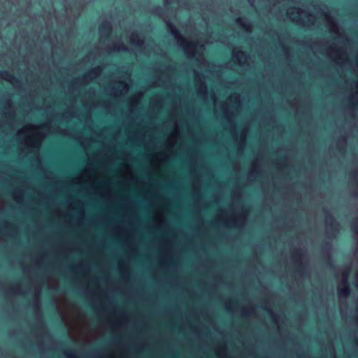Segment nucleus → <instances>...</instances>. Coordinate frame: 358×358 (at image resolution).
<instances>
[{
  "label": "nucleus",
  "instance_id": "7",
  "mask_svg": "<svg viewBox=\"0 0 358 358\" xmlns=\"http://www.w3.org/2000/svg\"><path fill=\"white\" fill-rule=\"evenodd\" d=\"M351 228L353 232L358 234V218L356 220L352 222Z\"/></svg>",
  "mask_w": 358,
  "mask_h": 358
},
{
  "label": "nucleus",
  "instance_id": "5",
  "mask_svg": "<svg viewBox=\"0 0 358 358\" xmlns=\"http://www.w3.org/2000/svg\"><path fill=\"white\" fill-rule=\"evenodd\" d=\"M0 76L2 78L8 81H13V83H17L19 81L18 79H17L15 76L6 71H2L0 73Z\"/></svg>",
  "mask_w": 358,
  "mask_h": 358
},
{
  "label": "nucleus",
  "instance_id": "16",
  "mask_svg": "<svg viewBox=\"0 0 358 358\" xmlns=\"http://www.w3.org/2000/svg\"><path fill=\"white\" fill-rule=\"evenodd\" d=\"M357 276H358V273H357Z\"/></svg>",
  "mask_w": 358,
  "mask_h": 358
},
{
  "label": "nucleus",
  "instance_id": "11",
  "mask_svg": "<svg viewBox=\"0 0 358 358\" xmlns=\"http://www.w3.org/2000/svg\"><path fill=\"white\" fill-rule=\"evenodd\" d=\"M331 247V244L329 243H324L323 245H322V248H329Z\"/></svg>",
  "mask_w": 358,
  "mask_h": 358
},
{
  "label": "nucleus",
  "instance_id": "15",
  "mask_svg": "<svg viewBox=\"0 0 358 358\" xmlns=\"http://www.w3.org/2000/svg\"><path fill=\"white\" fill-rule=\"evenodd\" d=\"M240 53L241 56H245V53L243 52H241Z\"/></svg>",
  "mask_w": 358,
  "mask_h": 358
},
{
  "label": "nucleus",
  "instance_id": "4",
  "mask_svg": "<svg viewBox=\"0 0 358 358\" xmlns=\"http://www.w3.org/2000/svg\"><path fill=\"white\" fill-rule=\"evenodd\" d=\"M99 31L101 34H110L112 31L111 24L108 21L103 22L99 26Z\"/></svg>",
  "mask_w": 358,
  "mask_h": 358
},
{
  "label": "nucleus",
  "instance_id": "8",
  "mask_svg": "<svg viewBox=\"0 0 358 358\" xmlns=\"http://www.w3.org/2000/svg\"><path fill=\"white\" fill-rule=\"evenodd\" d=\"M134 33L135 34H133V35H132L131 43L136 44V45H140L141 43H142V41H139L138 40H136V38H138V34H137V32H134Z\"/></svg>",
  "mask_w": 358,
  "mask_h": 358
},
{
  "label": "nucleus",
  "instance_id": "12",
  "mask_svg": "<svg viewBox=\"0 0 358 358\" xmlns=\"http://www.w3.org/2000/svg\"><path fill=\"white\" fill-rule=\"evenodd\" d=\"M120 50H121V51H122V52H126V51H127V48L126 47H122Z\"/></svg>",
  "mask_w": 358,
  "mask_h": 358
},
{
  "label": "nucleus",
  "instance_id": "10",
  "mask_svg": "<svg viewBox=\"0 0 358 358\" xmlns=\"http://www.w3.org/2000/svg\"><path fill=\"white\" fill-rule=\"evenodd\" d=\"M236 24H238V25L240 26H243V19L241 18V17H238L236 20Z\"/></svg>",
  "mask_w": 358,
  "mask_h": 358
},
{
  "label": "nucleus",
  "instance_id": "13",
  "mask_svg": "<svg viewBox=\"0 0 358 358\" xmlns=\"http://www.w3.org/2000/svg\"><path fill=\"white\" fill-rule=\"evenodd\" d=\"M297 271H298L299 273H302V271H303V268H302V266L299 267V268L297 269Z\"/></svg>",
  "mask_w": 358,
  "mask_h": 358
},
{
  "label": "nucleus",
  "instance_id": "3",
  "mask_svg": "<svg viewBox=\"0 0 358 358\" xmlns=\"http://www.w3.org/2000/svg\"><path fill=\"white\" fill-rule=\"evenodd\" d=\"M326 213L325 222L327 226H329L331 229L337 233L338 231L339 224L333 217L332 215L329 214L327 210H324Z\"/></svg>",
  "mask_w": 358,
  "mask_h": 358
},
{
  "label": "nucleus",
  "instance_id": "6",
  "mask_svg": "<svg viewBox=\"0 0 358 358\" xmlns=\"http://www.w3.org/2000/svg\"><path fill=\"white\" fill-rule=\"evenodd\" d=\"M292 257L296 262H299L303 257V252L301 249L294 250L292 252Z\"/></svg>",
  "mask_w": 358,
  "mask_h": 358
},
{
  "label": "nucleus",
  "instance_id": "9",
  "mask_svg": "<svg viewBox=\"0 0 358 358\" xmlns=\"http://www.w3.org/2000/svg\"><path fill=\"white\" fill-rule=\"evenodd\" d=\"M327 263L331 268H334V264L331 262L330 255H327Z\"/></svg>",
  "mask_w": 358,
  "mask_h": 358
},
{
  "label": "nucleus",
  "instance_id": "2",
  "mask_svg": "<svg viewBox=\"0 0 358 358\" xmlns=\"http://www.w3.org/2000/svg\"><path fill=\"white\" fill-rule=\"evenodd\" d=\"M167 27L169 30L170 31V33L177 39L180 40L182 43L181 45L183 46V48L186 50L192 48L194 44L192 43H187L186 41L182 38L181 36L180 31L178 29L170 22H168L166 23Z\"/></svg>",
  "mask_w": 358,
  "mask_h": 358
},
{
  "label": "nucleus",
  "instance_id": "1",
  "mask_svg": "<svg viewBox=\"0 0 358 358\" xmlns=\"http://www.w3.org/2000/svg\"><path fill=\"white\" fill-rule=\"evenodd\" d=\"M350 271V266H344V272L343 273L344 278L342 281V287L338 289V294L341 296L347 297L350 295L351 289L347 280V277Z\"/></svg>",
  "mask_w": 358,
  "mask_h": 358
},
{
  "label": "nucleus",
  "instance_id": "14",
  "mask_svg": "<svg viewBox=\"0 0 358 358\" xmlns=\"http://www.w3.org/2000/svg\"><path fill=\"white\" fill-rule=\"evenodd\" d=\"M96 71H96V69H94V70H92V71H91V73H96Z\"/></svg>",
  "mask_w": 358,
  "mask_h": 358
}]
</instances>
